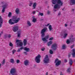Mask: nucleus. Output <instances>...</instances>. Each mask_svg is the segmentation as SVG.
I'll return each mask as SVG.
<instances>
[{
    "label": "nucleus",
    "mask_w": 75,
    "mask_h": 75,
    "mask_svg": "<svg viewBox=\"0 0 75 75\" xmlns=\"http://www.w3.org/2000/svg\"><path fill=\"white\" fill-rule=\"evenodd\" d=\"M49 58H48V56L46 55L43 60L44 63L47 64L49 62Z\"/></svg>",
    "instance_id": "4"
},
{
    "label": "nucleus",
    "mask_w": 75,
    "mask_h": 75,
    "mask_svg": "<svg viewBox=\"0 0 75 75\" xmlns=\"http://www.w3.org/2000/svg\"><path fill=\"white\" fill-rule=\"evenodd\" d=\"M3 23V19L1 18V17L0 16V28L2 26V24Z\"/></svg>",
    "instance_id": "12"
},
{
    "label": "nucleus",
    "mask_w": 75,
    "mask_h": 75,
    "mask_svg": "<svg viewBox=\"0 0 75 75\" xmlns=\"http://www.w3.org/2000/svg\"><path fill=\"white\" fill-rule=\"evenodd\" d=\"M49 38V36L48 35H46L45 36V38H42V40L44 42H46L48 41V40L47 39H48Z\"/></svg>",
    "instance_id": "8"
},
{
    "label": "nucleus",
    "mask_w": 75,
    "mask_h": 75,
    "mask_svg": "<svg viewBox=\"0 0 75 75\" xmlns=\"http://www.w3.org/2000/svg\"><path fill=\"white\" fill-rule=\"evenodd\" d=\"M18 30V27L17 26H13V31L14 32H16V31H17Z\"/></svg>",
    "instance_id": "11"
},
{
    "label": "nucleus",
    "mask_w": 75,
    "mask_h": 75,
    "mask_svg": "<svg viewBox=\"0 0 75 75\" xmlns=\"http://www.w3.org/2000/svg\"><path fill=\"white\" fill-rule=\"evenodd\" d=\"M22 41L21 40H16V42H18L17 43V45L18 46H20V47H22L23 44V43L21 42Z\"/></svg>",
    "instance_id": "6"
},
{
    "label": "nucleus",
    "mask_w": 75,
    "mask_h": 75,
    "mask_svg": "<svg viewBox=\"0 0 75 75\" xmlns=\"http://www.w3.org/2000/svg\"><path fill=\"white\" fill-rule=\"evenodd\" d=\"M5 62V60L4 59L3 60V61L2 62V65H4V64Z\"/></svg>",
    "instance_id": "37"
},
{
    "label": "nucleus",
    "mask_w": 75,
    "mask_h": 75,
    "mask_svg": "<svg viewBox=\"0 0 75 75\" xmlns=\"http://www.w3.org/2000/svg\"><path fill=\"white\" fill-rule=\"evenodd\" d=\"M33 14H35V11H33Z\"/></svg>",
    "instance_id": "52"
},
{
    "label": "nucleus",
    "mask_w": 75,
    "mask_h": 75,
    "mask_svg": "<svg viewBox=\"0 0 75 75\" xmlns=\"http://www.w3.org/2000/svg\"><path fill=\"white\" fill-rule=\"evenodd\" d=\"M41 56L40 54H38V56H36L35 59V60L37 63H40V58Z\"/></svg>",
    "instance_id": "3"
},
{
    "label": "nucleus",
    "mask_w": 75,
    "mask_h": 75,
    "mask_svg": "<svg viewBox=\"0 0 75 75\" xmlns=\"http://www.w3.org/2000/svg\"><path fill=\"white\" fill-rule=\"evenodd\" d=\"M72 10L73 11H74V9H72Z\"/></svg>",
    "instance_id": "62"
},
{
    "label": "nucleus",
    "mask_w": 75,
    "mask_h": 75,
    "mask_svg": "<svg viewBox=\"0 0 75 75\" xmlns=\"http://www.w3.org/2000/svg\"><path fill=\"white\" fill-rule=\"evenodd\" d=\"M8 38H10V37H11V35L10 34H9L8 36Z\"/></svg>",
    "instance_id": "48"
},
{
    "label": "nucleus",
    "mask_w": 75,
    "mask_h": 75,
    "mask_svg": "<svg viewBox=\"0 0 75 75\" xmlns=\"http://www.w3.org/2000/svg\"><path fill=\"white\" fill-rule=\"evenodd\" d=\"M57 1V0H52V4H56Z\"/></svg>",
    "instance_id": "25"
},
{
    "label": "nucleus",
    "mask_w": 75,
    "mask_h": 75,
    "mask_svg": "<svg viewBox=\"0 0 75 75\" xmlns=\"http://www.w3.org/2000/svg\"><path fill=\"white\" fill-rule=\"evenodd\" d=\"M69 57H71V54H69L68 55Z\"/></svg>",
    "instance_id": "60"
},
{
    "label": "nucleus",
    "mask_w": 75,
    "mask_h": 75,
    "mask_svg": "<svg viewBox=\"0 0 75 75\" xmlns=\"http://www.w3.org/2000/svg\"><path fill=\"white\" fill-rule=\"evenodd\" d=\"M70 70H71V68H69L67 70V72H69V73L71 72V71H70Z\"/></svg>",
    "instance_id": "32"
},
{
    "label": "nucleus",
    "mask_w": 75,
    "mask_h": 75,
    "mask_svg": "<svg viewBox=\"0 0 75 75\" xmlns=\"http://www.w3.org/2000/svg\"><path fill=\"white\" fill-rule=\"evenodd\" d=\"M57 4L59 6L61 7V6H62V4H63V2L61 1V0H58L57 1Z\"/></svg>",
    "instance_id": "10"
},
{
    "label": "nucleus",
    "mask_w": 75,
    "mask_h": 75,
    "mask_svg": "<svg viewBox=\"0 0 75 75\" xmlns=\"http://www.w3.org/2000/svg\"><path fill=\"white\" fill-rule=\"evenodd\" d=\"M16 72V69L15 68H12L11 69L10 71V73L11 74H15Z\"/></svg>",
    "instance_id": "9"
},
{
    "label": "nucleus",
    "mask_w": 75,
    "mask_h": 75,
    "mask_svg": "<svg viewBox=\"0 0 75 75\" xmlns=\"http://www.w3.org/2000/svg\"><path fill=\"white\" fill-rule=\"evenodd\" d=\"M44 16V13H41V12H39V14L38 15V16Z\"/></svg>",
    "instance_id": "28"
},
{
    "label": "nucleus",
    "mask_w": 75,
    "mask_h": 75,
    "mask_svg": "<svg viewBox=\"0 0 75 75\" xmlns=\"http://www.w3.org/2000/svg\"><path fill=\"white\" fill-rule=\"evenodd\" d=\"M50 25V24L49 23H48L47 24V25H46V27H47V26H48V25Z\"/></svg>",
    "instance_id": "53"
},
{
    "label": "nucleus",
    "mask_w": 75,
    "mask_h": 75,
    "mask_svg": "<svg viewBox=\"0 0 75 75\" xmlns=\"http://www.w3.org/2000/svg\"><path fill=\"white\" fill-rule=\"evenodd\" d=\"M9 45L11 47H13V44H12V43H11V42H10L9 44Z\"/></svg>",
    "instance_id": "38"
},
{
    "label": "nucleus",
    "mask_w": 75,
    "mask_h": 75,
    "mask_svg": "<svg viewBox=\"0 0 75 75\" xmlns=\"http://www.w3.org/2000/svg\"><path fill=\"white\" fill-rule=\"evenodd\" d=\"M27 23L28 24V25H29V26H31V23L30 21H27Z\"/></svg>",
    "instance_id": "27"
},
{
    "label": "nucleus",
    "mask_w": 75,
    "mask_h": 75,
    "mask_svg": "<svg viewBox=\"0 0 75 75\" xmlns=\"http://www.w3.org/2000/svg\"><path fill=\"white\" fill-rule=\"evenodd\" d=\"M37 5V3L35 2L34 3H33V9H35V8Z\"/></svg>",
    "instance_id": "18"
},
{
    "label": "nucleus",
    "mask_w": 75,
    "mask_h": 75,
    "mask_svg": "<svg viewBox=\"0 0 75 75\" xmlns=\"http://www.w3.org/2000/svg\"><path fill=\"white\" fill-rule=\"evenodd\" d=\"M72 55L73 57H75V49H73L72 50Z\"/></svg>",
    "instance_id": "16"
},
{
    "label": "nucleus",
    "mask_w": 75,
    "mask_h": 75,
    "mask_svg": "<svg viewBox=\"0 0 75 75\" xmlns=\"http://www.w3.org/2000/svg\"><path fill=\"white\" fill-rule=\"evenodd\" d=\"M53 39L54 38L53 37H51L49 39V40H53Z\"/></svg>",
    "instance_id": "40"
},
{
    "label": "nucleus",
    "mask_w": 75,
    "mask_h": 75,
    "mask_svg": "<svg viewBox=\"0 0 75 75\" xmlns=\"http://www.w3.org/2000/svg\"><path fill=\"white\" fill-rule=\"evenodd\" d=\"M10 62L12 63V64H14L15 62L14 60L13 59H10Z\"/></svg>",
    "instance_id": "19"
},
{
    "label": "nucleus",
    "mask_w": 75,
    "mask_h": 75,
    "mask_svg": "<svg viewBox=\"0 0 75 75\" xmlns=\"http://www.w3.org/2000/svg\"><path fill=\"white\" fill-rule=\"evenodd\" d=\"M61 60L59 61V59L58 58H56L54 61V63H56V66H58V65H59L60 64H61Z\"/></svg>",
    "instance_id": "5"
},
{
    "label": "nucleus",
    "mask_w": 75,
    "mask_h": 75,
    "mask_svg": "<svg viewBox=\"0 0 75 75\" xmlns=\"http://www.w3.org/2000/svg\"><path fill=\"white\" fill-rule=\"evenodd\" d=\"M0 67H1V64H0Z\"/></svg>",
    "instance_id": "64"
},
{
    "label": "nucleus",
    "mask_w": 75,
    "mask_h": 75,
    "mask_svg": "<svg viewBox=\"0 0 75 75\" xmlns=\"http://www.w3.org/2000/svg\"><path fill=\"white\" fill-rule=\"evenodd\" d=\"M23 49L25 51H26V52H30V48H29L24 47Z\"/></svg>",
    "instance_id": "21"
},
{
    "label": "nucleus",
    "mask_w": 75,
    "mask_h": 75,
    "mask_svg": "<svg viewBox=\"0 0 75 75\" xmlns=\"http://www.w3.org/2000/svg\"><path fill=\"white\" fill-rule=\"evenodd\" d=\"M66 48V47H65V45H63L62 46V49L63 50H64Z\"/></svg>",
    "instance_id": "34"
},
{
    "label": "nucleus",
    "mask_w": 75,
    "mask_h": 75,
    "mask_svg": "<svg viewBox=\"0 0 75 75\" xmlns=\"http://www.w3.org/2000/svg\"><path fill=\"white\" fill-rule=\"evenodd\" d=\"M50 52L51 54H52L54 53L53 51H52L51 50H50Z\"/></svg>",
    "instance_id": "35"
},
{
    "label": "nucleus",
    "mask_w": 75,
    "mask_h": 75,
    "mask_svg": "<svg viewBox=\"0 0 75 75\" xmlns=\"http://www.w3.org/2000/svg\"><path fill=\"white\" fill-rule=\"evenodd\" d=\"M3 34V32H2L1 33H0V37H1V35Z\"/></svg>",
    "instance_id": "54"
},
{
    "label": "nucleus",
    "mask_w": 75,
    "mask_h": 75,
    "mask_svg": "<svg viewBox=\"0 0 75 75\" xmlns=\"http://www.w3.org/2000/svg\"><path fill=\"white\" fill-rule=\"evenodd\" d=\"M65 27H67V26H68V25H67V24H65Z\"/></svg>",
    "instance_id": "56"
},
{
    "label": "nucleus",
    "mask_w": 75,
    "mask_h": 75,
    "mask_svg": "<svg viewBox=\"0 0 75 75\" xmlns=\"http://www.w3.org/2000/svg\"><path fill=\"white\" fill-rule=\"evenodd\" d=\"M57 44L56 43H54L52 45V48L54 50V51H55L57 50Z\"/></svg>",
    "instance_id": "7"
},
{
    "label": "nucleus",
    "mask_w": 75,
    "mask_h": 75,
    "mask_svg": "<svg viewBox=\"0 0 75 75\" xmlns=\"http://www.w3.org/2000/svg\"><path fill=\"white\" fill-rule=\"evenodd\" d=\"M50 44H50V43H48V44H47L48 46H50Z\"/></svg>",
    "instance_id": "51"
},
{
    "label": "nucleus",
    "mask_w": 75,
    "mask_h": 75,
    "mask_svg": "<svg viewBox=\"0 0 75 75\" xmlns=\"http://www.w3.org/2000/svg\"><path fill=\"white\" fill-rule=\"evenodd\" d=\"M20 62V61L18 59L16 60V63H17V64H18Z\"/></svg>",
    "instance_id": "39"
},
{
    "label": "nucleus",
    "mask_w": 75,
    "mask_h": 75,
    "mask_svg": "<svg viewBox=\"0 0 75 75\" xmlns=\"http://www.w3.org/2000/svg\"><path fill=\"white\" fill-rule=\"evenodd\" d=\"M18 37H20V34L18 33Z\"/></svg>",
    "instance_id": "49"
},
{
    "label": "nucleus",
    "mask_w": 75,
    "mask_h": 75,
    "mask_svg": "<svg viewBox=\"0 0 75 75\" xmlns=\"http://www.w3.org/2000/svg\"><path fill=\"white\" fill-rule=\"evenodd\" d=\"M60 7H61V6H59V5L57 4H55L54 6V8L55 9H56V8H60Z\"/></svg>",
    "instance_id": "14"
},
{
    "label": "nucleus",
    "mask_w": 75,
    "mask_h": 75,
    "mask_svg": "<svg viewBox=\"0 0 75 75\" xmlns=\"http://www.w3.org/2000/svg\"><path fill=\"white\" fill-rule=\"evenodd\" d=\"M32 4H33V3H32V2L30 3V4L29 5V6L31 7V5H32Z\"/></svg>",
    "instance_id": "42"
},
{
    "label": "nucleus",
    "mask_w": 75,
    "mask_h": 75,
    "mask_svg": "<svg viewBox=\"0 0 75 75\" xmlns=\"http://www.w3.org/2000/svg\"><path fill=\"white\" fill-rule=\"evenodd\" d=\"M24 54H25V55H27V52H23Z\"/></svg>",
    "instance_id": "47"
},
{
    "label": "nucleus",
    "mask_w": 75,
    "mask_h": 75,
    "mask_svg": "<svg viewBox=\"0 0 75 75\" xmlns=\"http://www.w3.org/2000/svg\"><path fill=\"white\" fill-rule=\"evenodd\" d=\"M69 64L70 65H72V64H73V62L72 60L71 59H70L69 60Z\"/></svg>",
    "instance_id": "22"
},
{
    "label": "nucleus",
    "mask_w": 75,
    "mask_h": 75,
    "mask_svg": "<svg viewBox=\"0 0 75 75\" xmlns=\"http://www.w3.org/2000/svg\"><path fill=\"white\" fill-rule=\"evenodd\" d=\"M47 14L49 15H50V12L49 11H47Z\"/></svg>",
    "instance_id": "45"
},
{
    "label": "nucleus",
    "mask_w": 75,
    "mask_h": 75,
    "mask_svg": "<svg viewBox=\"0 0 75 75\" xmlns=\"http://www.w3.org/2000/svg\"><path fill=\"white\" fill-rule=\"evenodd\" d=\"M60 15H61V13H59L58 14V16H60Z\"/></svg>",
    "instance_id": "57"
},
{
    "label": "nucleus",
    "mask_w": 75,
    "mask_h": 75,
    "mask_svg": "<svg viewBox=\"0 0 75 75\" xmlns=\"http://www.w3.org/2000/svg\"><path fill=\"white\" fill-rule=\"evenodd\" d=\"M4 2H1V4H4Z\"/></svg>",
    "instance_id": "58"
},
{
    "label": "nucleus",
    "mask_w": 75,
    "mask_h": 75,
    "mask_svg": "<svg viewBox=\"0 0 75 75\" xmlns=\"http://www.w3.org/2000/svg\"><path fill=\"white\" fill-rule=\"evenodd\" d=\"M67 62V59H64V62Z\"/></svg>",
    "instance_id": "50"
},
{
    "label": "nucleus",
    "mask_w": 75,
    "mask_h": 75,
    "mask_svg": "<svg viewBox=\"0 0 75 75\" xmlns=\"http://www.w3.org/2000/svg\"><path fill=\"white\" fill-rule=\"evenodd\" d=\"M60 75H64L63 74H62V73H61Z\"/></svg>",
    "instance_id": "61"
},
{
    "label": "nucleus",
    "mask_w": 75,
    "mask_h": 75,
    "mask_svg": "<svg viewBox=\"0 0 75 75\" xmlns=\"http://www.w3.org/2000/svg\"><path fill=\"white\" fill-rule=\"evenodd\" d=\"M75 38H71L70 39V40H71V41H72V42H73V41H74V40H75Z\"/></svg>",
    "instance_id": "31"
},
{
    "label": "nucleus",
    "mask_w": 75,
    "mask_h": 75,
    "mask_svg": "<svg viewBox=\"0 0 75 75\" xmlns=\"http://www.w3.org/2000/svg\"><path fill=\"white\" fill-rule=\"evenodd\" d=\"M46 75H48V72H46Z\"/></svg>",
    "instance_id": "59"
},
{
    "label": "nucleus",
    "mask_w": 75,
    "mask_h": 75,
    "mask_svg": "<svg viewBox=\"0 0 75 75\" xmlns=\"http://www.w3.org/2000/svg\"><path fill=\"white\" fill-rule=\"evenodd\" d=\"M11 15H12V13L11 12H9L8 14V17H11Z\"/></svg>",
    "instance_id": "29"
},
{
    "label": "nucleus",
    "mask_w": 75,
    "mask_h": 75,
    "mask_svg": "<svg viewBox=\"0 0 75 75\" xmlns=\"http://www.w3.org/2000/svg\"><path fill=\"white\" fill-rule=\"evenodd\" d=\"M20 20V18H17V17L16 16H13L12 19H11L9 20V24L11 25L14 24L15 23H17Z\"/></svg>",
    "instance_id": "1"
},
{
    "label": "nucleus",
    "mask_w": 75,
    "mask_h": 75,
    "mask_svg": "<svg viewBox=\"0 0 75 75\" xmlns=\"http://www.w3.org/2000/svg\"><path fill=\"white\" fill-rule=\"evenodd\" d=\"M7 7V4H6L5 5H4L2 7H3L2 11V12L4 13L5 11V8H6V7Z\"/></svg>",
    "instance_id": "15"
},
{
    "label": "nucleus",
    "mask_w": 75,
    "mask_h": 75,
    "mask_svg": "<svg viewBox=\"0 0 75 75\" xmlns=\"http://www.w3.org/2000/svg\"><path fill=\"white\" fill-rule=\"evenodd\" d=\"M70 5H75V0H71L70 2Z\"/></svg>",
    "instance_id": "13"
},
{
    "label": "nucleus",
    "mask_w": 75,
    "mask_h": 75,
    "mask_svg": "<svg viewBox=\"0 0 75 75\" xmlns=\"http://www.w3.org/2000/svg\"><path fill=\"white\" fill-rule=\"evenodd\" d=\"M67 33H65L64 34V36H63V37L64 38H66V37H67Z\"/></svg>",
    "instance_id": "30"
},
{
    "label": "nucleus",
    "mask_w": 75,
    "mask_h": 75,
    "mask_svg": "<svg viewBox=\"0 0 75 75\" xmlns=\"http://www.w3.org/2000/svg\"><path fill=\"white\" fill-rule=\"evenodd\" d=\"M15 52H16V50H13L12 51V53L13 54H14Z\"/></svg>",
    "instance_id": "36"
},
{
    "label": "nucleus",
    "mask_w": 75,
    "mask_h": 75,
    "mask_svg": "<svg viewBox=\"0 0 75 75\" xmlns=\"http://www.w3.org/2000/svg\"><path fill=\"white\" fill-rule=\"evenodd\" d=\"M15 12L16 14H18L19 13H20V10L18 8H16V10Z\"/></svg>",
    "instance_id": "20"
},
{
    "label": "nucleus",
    "mask_w": 75,
    "mask_h": 75,
    "mask_svg": "<svg viewBox=\"0 0 75 75\" xmlns=\"http://www.w3.org/2000/svg\"><path fill=\"white\" fill-rule=\"evenodd\" d=\"M41 50L42 51H44L45 50V47H43L41 49Z\"/></svg>",
    "instance_id": "43"
},
{
    "label": "nucleus",
    "mask_w": 75,
    "mask_h": 75,
    "mask_svg": "<svg viewBox=\"0 0 75 75\" xmlns=\"http://www.w3.org/2000/svg\"><path fill=\"white\" fill-rule=\"evenodd\" d=\"M21 50L20 48L18 49V50L17 51V52H20Z\"/></svg>",
    "instance_id": "46"
},
{
    "label": "nucleus",
    "mask_w": 75,
    "mask_h": 75,
    "mask_svg": "<svg viewBox=\"0 0 75 75\" xmlns=\"http://www.w3.org/2000/svg\"><path fill=\"white\" fill-rule=\"evenodd\" d=\"M74 45H73L71 46L70 47V48H71V49H72V48H74Z\"/></svg>",
    "instance_id": "41"
},
{
    "label": "nucleus",
    "mask_w": 75,
    "mask_h": 75,
    "mask_svg": "<svg viewBox=\"0 0 75 75\" xmlns=\"http://www.w3.org/2000/svg\"><path fill=\"white\" fill-rule=\"evenodd\" d=\"M23 48H24L23 47H21L20 49L21 50H23Z\"/></svg>",
    "instance_id": "55"
},
{
    "label": "nucleus",
    "mask_w": 75,
    "mask_h": 75,
    "mask_svg": "<svg viewBox=\"0 0 75 75\" xmlns=\"http://www.w3.org/2000/svg\"><path fill=\"white\" fill-rule=\"evenodd\" d=\"M64 9H62V10L63 11L64 10Z\"/></svg>",
    "instance_id": "63"
},
{
    "label": "nucleus",
    "mask_w": 75,
    "mask_h": 75,
    "mask_svg": "<svg viewBox=\"0 0 75 75\" xmlns=\"http://www.w3.org/2000/svg\"><path fill=\"white\" fill-rule=\"evenodd\" d=\"M49 28L50 31H52V26L51 25H50L49 26Z\"/></svg>",
    "instance_id": "26"
},
{
    "label": "nucleus",
    "mask_w": 75,
    "mask_h": 75,
    "mask_svg": "<svg viewBox=\"0 0 75 75\" xmlns=\"http://www.w3.org/2000/svg\"><path fill=\"white\" fill-rule=\"evenodd\" d=\"M67 44H69L70 43V41H69V39L67 40Z\"/></svg>",
    "instance_id": "33"
},
{
    "label": "nucleus",
    "mask_w": 75,
    "mask_h": 75,
    "mask_svg": "<svg viewBox=\"0 0 75 75\" xmlns=\"http://www.w3.org/2000/svg\"><path fill=\"white\" fill-rule=\"evenodd\" d=\"M23 42L24 46H25V45H27V40L25 39H24L23 41Z\"/></svg>",
    "instance_id": "23"
},
{
    "label": "nucleus",
    "mask_w": 75,
    "mask_h": 75,
    "mask_svg": "<svg viewBox=\"0 0 75 75\" xmlns=\"http://www.w3.org/2000/svg\"><path fill=\"white\" fill-rule=\"evenodd\" d=\"M48 43L50 44H52V41H50Z\"/></svg>",
    "instance_id": "44"
},
{
    "label": "nucleus",
    "mask_w": 75,
    "mask_h": 75,
    "mask_svg": "<svg viewBox=\"0 0 75 75\" xmlns=\"http://www.w3.org/2000/svg\"><path fill=\"white\" fill-rule=\"evenodd\" d=\"M48 30V28L47 27L44 28L41 30V37H45V33Z\"/></svg>",
    "instance_id": "2"
},
{
    "label": "nucleus",
    "mask_w": 75,
    "mask_h": 75,
    "mask_svg": "<svg viewBox=\"0 0 75 75\" xmlns=\"http://www.w3.org/2000/svg\"><path fill=\"white\" fill-rule=\"evenodd\" d=\"M33 20L32 21L33 22V23H35L36 21H37V19L36 18H34V16H33Z\"/></svg>",
    "instance_id": "24"
},
{
    "label": "nucleus",
    "mask_w": 75,
    "mask_h": 75,
    "mask_svg": "<svg viewBox=\"0 0 75 75\" xmlns=\"http://www.w3.org/2000/svg\"><path fill=\"white\" fill-rule=\"evenodd\" d=\"M24 63L25 65H28V63H29V62L28 61V60H26L24 62Z\"/></svg>",
    "instance_id": "17"
}]
</instances>
